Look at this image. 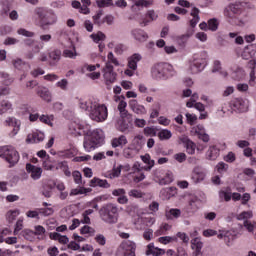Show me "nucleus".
Returning <instances> with one entry per match:
<instances>
[{
    "label": "nucleus",
    "mask_w": 256,
    "mask_h": 256,
    "mask_svg": "<svg viewBox=\"0 0 256 256\" xmlns=\"http://www.w3.org/2000/svg\"><path fill=\"white\" fill-rule=\"evenodd\" d=\"M72 135H79L84 137L83 147L87 153L95 151L105 143V134L103 130L96 129L91 131V125L85 123L72 122L70 125Z\"/></svg>",
    "instance_id": "obj_1"
},
{
    "label": "nucleus",
    "mask_w": 256,
    "mask_h": 256,
    "mask_svg": "<svg viewBox=\"0 0 256 256\" xmlns=\"http://www.w3.org/2000/svg\"><path fill=\"white\" fill-rule=\"evenodd\" d=\"M175 68H173V65L167 63V62H160L155 64L151 69V75L153 79L156 80H167L170 79V77H174L175 75Z\"/></svg>",
    "instance_id": "obj_2"
},
{
    "label": "nucleus",
    "mask_w": 256,
    "mask_h": 256,
    "mask_svg": "<svg viewBox=\"0 0 256 256\" xmlns=\"http://www.w3.org/2000/svg\"><path fill=\"white\" fill-rule=\"evenodd\" d=\"M100 219L108 225H115L119 221V208L115 204H106L99 210Z\"/></svg>",
    "instance_id": "obj_3"
},
{
    "label": "nucleus",
    "mask_w": 256,
    "mask_h": 256,
    "mask_svg": "<svg viewBox=\"0 0 256 256\" xmlns=\"http://www.w3.org/2000/svg\"><path fill=\"white\" fill-rule=\"evenodd\" d=\"M0 157L8 162L9 167H15L19 163V152L11 146L0 147Z\"/></svg>",
    "instance_id": "obj_4"
},
{
    "label": "nucleus",
    "mask_w": 256,
    "mask_h": 256,
    "mask_svg": "<svg viewBox=\"0 0 256 256\" xmlns=\"http://www.w3.org/2000/svg\"><path fill=\"white\" fill-rule=\"evenodd\" d=\"M207 67V52L202 51L198 54H195L193 61L190 63V71L193 75L201 73L203 69Z\"/></svg>",
    "instance_id": "obj_5"
},
{
    "label": "nucleus",
    "mask_w": 256,
    "mask_h": 256,
    "mask_svg": "<svg viewBox=\"0 0 256 256\" xmlns=\"http://www.w3.org/2000/svg\"><path fill=\"white\" fill-rule=\"evenodd\" d=\"M107 117H109L107 106L94 102V106L90 112V119L97 123H103V121H107Z\"/></svg>",
    "instance_id": "obj_6"
},
{
    "label": "nucleus",
    "mask_w": 256,
    "mask_h": 256,
    "mask_svg": "<svg viewBox=\"0 0 256 256\" xmlns=\"http://www.w3.org/2000/svg\"><path fill=\"white\" fill-rule=\"evenodd\" d=\"M154 177L159 185H169L173 183V173L171 171H164L163 169H156L154 171Z\"/></svg>",
    "instance_id": "obj_7"
},
{
    "label": "nucleus",
    "mask_w": 256,
    "mask_h": 256,
    "mask_svg": "<svg viewBox=\"0 0 256 256\" xmlns=\"http://www.w3.org/2000/svg\"><path fill=\"white\" fill-rule=\"evenodd\" d=\"M37 15L41 20L42 25H54V23H57V16L51 10L47 11L44 9H39L37 11Z\"/></svg>",
    "instance_id": "obj_8"
},
{
    "label": "nucleus",
    "mask_w": 256,
    "mask_h": 256,
    "mask_svg": "<svg viewBox=\"0 0 256 256\" xmlns=\"http://www.w3.org/2000/svg\"><path fill=\"white\" fill-rule=\"evenodd\" d=\"M103 77L106 85H112L117 81V73L114 71L113 65L110 63H106L103 68Z\"/></svg>",
    "instance_id": "obj_9"
},
{
    "label": "nucleus",
    "mask_w": 256,
    "mask_h": 256,
    "mask_svg": "<svg viewBox=\"0 0 256 256\" xmlns=\"http://www.w3.org/2000/svg\"><path fill=\"white\" fill-rule=\"evenodd\" d=\"M121 247L124 251V256H136L137 244L131 240H125L121 243Z\"/></svg>",
    "instance_id": "obj_10"
},
{
    "label": "nucleus",
    "mask_w": 256,
    "mask_h": 256,
    "mask_svg": "<svg viewBox=\"0 0 256 256\" xmlns=\"http://www.w3.org/2000/svg\"><path fill=\"white\" fill-rule=\"evenodd\" d=\"M131 35L135 41H138V43H145V41L149 39V34H147V32L141 28L131 30Z\"/></svg>",
    "instance_id": "obj_11"
},
{
    "label": "nucleus",
    "mask_w": 256,
    "mask_h": 256,
    "mask_svg": "<svg viewBox=\"0 0 256 256\" xmlns=\"http://www.w3.org/2000/svg\"><path fill=\"white\" fill-rule=\"evenodd\" d=\"M112 195L117 198V202L120 205H127L129 198H127V192L123 188H118L112 191Z\"/></svg>",
    "instance_id": "obj_12"
},
{
    "label": "nucleus",
    "mask_w": 256,
    "mask_h": 256,
    "mask_svg": "<svg viewBox=\"0 0 256 256\" xmlns=\"http://www.w3.org/2000/svg\"><path fill=\"white\" fill-rule=\"evenodd\" d=\"M201 205V200H199V198L197 197H192L190 198L188 205L186 206V212L193 214V213H197V211H199V206Z\"/></svg>",
    "instance_id": "obj_13"
},
{
    "label": "nucleus",
    "mask_w": 256,
    "mask_h": 256,
    "mask_svg": "<svg viewBox=\"0 0 256 256\" xmlns=\"http://www.w3.org/2000/svg\"><path fill=\"white\" fill-rule=\"evenodd\" d=\"M129 107L133 111V113H136V115H146L147 113V108L139 104L137 100H130Z\"/></svg>",
    "instance_id": "obj_14"
},
{
    "label": "nucleus",
    "mask_w": 256,
    "mask_h": 256,
    "mask_svg": "<svg viewBox=\"0 0 256 256\" xmlns=\"http://www.w3.org/2000/svg\"><path fill=\"white\" fill-rule=\"evenodd\" d=\"M26 171L28 173H31V177L34 179V181H37V179H41V175L43 173V170L41 168L29 163L26 164Z\"/></svg>",
    "instance_id": "obj_15"
},
{
    "label": "nucleus",
    "mask_w": 256,
    "mask_h": 256,
    "mask_svg": "<svg viewBox=\"0 0 256 256\" xmlns=\"http://www.w3.org/2000/svg\"><path fill=\"white\" fill-rule=\"evenodd\" d=\"M157 17H159V16L155 13V10H149L146 13L145 18L140 20L139 23H140L141 27H147V25H149V23H151V21L157 20Z\"/></svg>",
    "instance_id": "obj_16"
},
{
    "label": "nucleus",
    "mask_w": 256,
    "mask_h": 256,
    "mask_svg": "<svg viewBox=\"0 0 256 256\" xmlns=\"http://www.w3.org/2000/svg\"><path fill=\"white\" fill-rule=\"evenodd\" d=\"M45 139V134L43 132H33L32 134H28L26 138L27 143H41Z\"/></svg>",
    "instance_id": "obj_17"
},
{
    "label": "nucleus",
    "mask_w": 256,
    "mask_h": 256,
    "mask_svg": "<svg viewBox=\"0 0 256 256\" xmlns=\"http://www.w3.org/2000/svg\"><path fill=\"white\" fill-rule=\"evenodd\" d=\"M256 52V45L251 44L244 48L242 52V59L249 61V59H253Z\"/></svg>",
    "instance_id": "obj_18"
},
{
    "label": "nucleus",
    "mask_w": 256,
    "mask_h": 256,
    "mask_svg": "<svg viewBox=\"0 0 256 256\" xmlns=\"http://www.w3.org/2000/svg\"><path fill=\"white\" fill-rule=\"evenodd\" d=\"M181 141L185 144L186 152L188 153V155H195V150L197 149V145L195 144V142L191 141L187 137L181 138Z\"/></svg>",
    "instance_id": "obj_19"
},
{
    "label": "nucleus",
    "mask_w": 256,
    "mask_h": 256,
    "mask_svg": "<svg viewBox=\"0 0 256 256\" xmlns=\"http://www.w3.org/2000/svg\"><path fill=\"white\" fill-rule=\"evenodd\" d=\"M132 173H136V175L134 176V181L136 183H140V181H143V179H145V174L141 172V165L138 162L134 163L132 167Z\"/></svg>",
    "instance_id": "obj_20"
},
{
    "label": "nucleus",
    "mask_w": 256,
    "mask_h": 256,
    "mask_svg": "<svg viewBox=\"0 0 256 256\" xmlns=\"http://www.w3.org/2000/svg\"><path fill=\"white\" fill-rule=\"evenodd\" d=\"M90 187H102V189H109L111 187V184L107 180H103L101 178L94 177L90 181Z\"/></svg>",
    "instance_id": "obj_21"
},
{
    "label": "nucleus",
    "mask_w": 256,
    "mask_h": 256,
    "mask_svg": "<svg viewBox=\"0 0 256 256\" xmlns=\"http://www.w3.org/2000/svg\"><path fill=\"white\" fill-rule=\"evenodd\" d=\"M191 179L193 183H201L205 179V172L199 169V167H196L192 172Z\"/></svg>",
    "instance_id": "obj_22"
},
{
    "label": "nucleus",
    "mask_w": 256,
    "mask_h": 256,
    "mask_svg": "<svg viewBox=\"0 0 256 256\" xmlns=\"http://www.w3.org/2000/svg\"><path fill=\"white\" fill-rule=\"evenodd\" d=\"M50 66L56 67L57 63L61 61V50H54L49 53Z\"/></svg>",
    "instance_id": "obj_23"
},
{
    "label": "nucleus",
    "mask_w": 256,
    "mask_h": 256,
    "mask_svg": "<svg viewBox=\"0 0 256 256\" xmlns=\"http://www.w3.org/2000/svg\"><path fill=\"white\" fill-rule=\"evenodd\" d=\"M191 17H193L190 21H189V25L192 29H195V27H197V23H199L200 21V17H199V8L194 7L190 13Z\"/></svg>",
    "instance_id": "obj_24"
},
{
    "label": "nucleus",
    "mask_w": 256,
    "mask_h": 256,
    "mask_svg": "<svg viewBox=\"0 0 256 256\" xmlns=\"http://www.w3.org/2000/svg\"><path fill=\"white\" fill-rule=\"evenodd\" d=\"M146 255H153V256L165 255V250L161 248H156L153 243H150L147 246Z\"/></svg>",
    "instance_id": "obj_25"
},
{
    "label": "nucleus",
    "mask_w": 256,
    "mask_h": 256,
    "mask_svg": "<svg viewBox=\"0 0 256 256\" xmlns=\"http://www.w3.org/2000/svg\"><path fill=\"white\" fill-rule=\"evenodd\" d=\"M165 217L168 221H173V219H179L181 217V210L177 208H171L166 210Z\"/></svg>",
    "instance_id": "obj_26"
},
{
    "label": "nucleus",
    "mask_w": 256,
    "mask_h": 256,
    "mask_svg": "<svg viewBox=\"0 0 256 256\" xmlns=\"http://www.w3.org/2000/svg\"><path fill=\"white\" fill-rule=\"evenodd\" d=\"M141 54L135 53L128 58V68L132 70H137V63L141 61Z\"/></svg>",
    "instance_id": "obj_27"
},
{
    "label": "nucleus",
    "mask_w": 256,
    "mask_h": 256,
    "mask_svg": "<svg viewBox=\"0 0 256 256\" xmlns=\"http://www.w3.org/2000/svg\"><path fill=\"white\" fill-rule=\"evenodd\" d=\"M191 248L195 251V256L201 255V250L203 249V242L200 238H194L191 240Z\"/></svg>",
    "instance_id": "obj_28"
},
{
    "label": "nucleus",
    "mask_w": 256,
    "mask_h": 256,
    "mask_svg": "<svg viewBox=\"0 0 256 256\" xmlns=\"http://www.w3.org/2000/svg\"><path fill=\"white\" fill-rule=\"evenodd\" d=\"M127 136L121 135L117 138H113L111 141V145L114 149H117V147H124V145H127Z\"/></svg>",
    "instance_id": "obj_29"
},
{
    "label": "nucleus",
    "mask_w": 256,
    "mask_h": 256,
    "mask_svg": "<svg viewBox=\"0 0 256 256\" xmlns=\"http://www.w3.org/2000/svg\"><path fill=\"white\" fill-rule=\"evenodd\" d=\"M145 142H143V135H137L132 140L131 147L135 148L136 151L140 152L143 149Z\"/></svg>",
    "instance_id": "obj_30"
},
{
    "label": "nucleus",
    "mask_w": 256,
    "mask_h": 256,
    "mask_svg": "<svg viewBox=\"0 0 256 256\" xmlns=\"http://www.w3.org/2000/svg\"><path fill=\"white\" fill-rule=\"evenodd\" d=\"M220 150L216 146H210L207 153L206 157L210 161H216L217 157H219Z\"/></svg>",
    "instance_id": "obj_31"
},
{
    "label": "nucleus",
    "mask_w": 256,
    "mask_h": 256,
    "mask_svg": "<svg viewBox=\"0 0 256 256\" xmlns=\"http://www.w3.org/2000/svg\"><path fill=\"white\" fill-rule=\"evenodd\" d=\"M53 189H55V183H45L42 187V195L49 199L53 195Z\"/></svg>",
    "instance_id": "obj_32"
},
{
    "label": "nucleus",
    "mask_w": 256,
    "mask_h": 256,
    "mask_svg": "<svg viewBox=\"0 0 256 256\" xmlns=\"http://www.w3.org/2000/svg\"><path fill=\"white\" fill-rule=\"evenodd\" d=\"M37 95H39L41 99L47 101L48 103L51 101V92L45 87L38 88Z\"/></svg>",
    "instance_id": "obj_33"
},
{
    "label": "nucleus",
    "mask_w": 256,
    "mask_h": 256,
    "mask_svg": "<svg viewBox=\"0 0 256 256\" xmlns=\"http://www.w3.org/2000/svg\"><path fill=\"white\" fill-rule=\"evenodd\" d=\"M56 169H60V171L64 172V175H66V177H71V170H69V164L67 163V161L58 162L56 164Z\"/></svg>",
    "instance_id": "obj_34"
},
{
    "label": "nucleus",
    "mask_w": 256,
    "mask_h": 256,
    "mask_svg": "<svg viewBox=\"0 0 256 256\" xmlns=\"http://www.w3.org/2000/svg\"><path fill=\"white\" fill-rule=\"evenodd\" d=\"M120 176H121V166L120 165H118V166L114 165L112 170L108 171L107 175H106V177L108 179H117V177H120Z\"/></svg>",
    "instance_id": "obj_35"
},
{
    "label": "nucleus",
    "mask_w": 256,
    "mask_h": 256,
    "mask_svg": "<svg viewBox=\"0 0 256 256\" xmlns=\"http://www.w3.org/2000/svg\"><path fill=\"white\" fill-rule=\"evenodd\" d=\"M138 153H139V151L137 149L133 148V146L124 148V150H123V156L126 159H133V157H135Z\"/></svg>",
    "instance_id": "obj_36"
},
{
    "label": "nucleus",
    "mask_w": 256,
    "mask_h": 256,
    "mask_svg": "<svg viewBox=\"0 0 256 256\" xmlns=\"http://www.w3.org/2000/svg\"><path fill=\"white\" fill-rule=\"evenodd\" d=\"M95 106V102L91 100H81L80 101V109H83V111H91L93 110V107Z\"/></svg>",
    "instance_id": "obj_37"
},
{
    "label": "nucleus",
    "mask_w": 256,
    "mask_h": 256,
    "mask_svg": "<svg viewBox=\"0 0 256 256\" xmlns=\"http://www.w3.org/2000/svg\"><path fill=\"white\" fill-rule=\"evenodd\" d=\"M11 109H13V104H11L9 100H2L0 102V115L7 113V111H11Z\"/></svg>",
    "instance_id": "obj_38"
},
{
    "label": "nucleus",
    "mask_w": 256,
    "mask_h": 256,
    "mask_svg": "<svg viewBox=\"0 0 256 256\" xmlns=\"http://www.w3.org/2000/svg\"><path fill=\"white\" fill-rule=\"evenodd\" d=\"M218 239H224L225 244L230 246L231 243H233V241L235 240V236L232 235L230 232H226L225 235L219 234Z\"/></svg>",
    "instance_id": "obj_39"
},
{
    "label": "nucleus",
    "mask_w": 256,
    "mask_h": 256,
    "mask_svg": "<svg viewBox=\"0 0 256 256\" xmlns=\"http://www.w3.org/2000/svg\"><path fill=\"white\" fill-rule=\"evenodd\" d=\"M158 137L161 141H167L173 137V134L168 129H163L158 133Z\"/></svg>",
    "instance_id": "obj_40"
},
{
    "label": "nucleus",
    "mask_w": 256,
    "mask_h": 256,
    "mask_svg": "<svg viewBox=\"0 0 256 256\" xmlns=\"http://www.w3.org/2000/svg\"><path fill=\"white\" fill-rule=\"evenodd\" d=\"M13 66L15 67V69H18V71H23V69L29 67L28 63L23 62L21 59H15L12 61Z\"/></svg>",
    "instance_id": "obj_41"
},
{
    "label": "nucleus",
    "mask_w": 256,
    "mask_h": 256,
    "mask_svg": "<svg viewBox=\"0 0 256 256\" xmlns=\"http://www.w3.org/2000/svg\"><path fill=\"white\" fill-rule=\"evenodd\" d=\"M22 237H24V239H26V241H34L35 240V231L33 230H23L21 232Z\"/></svg>",
    "instance_id": "obj_42"
},
{
    "label": "nucleus",
    "mask_w": 256,
    "mask_h": 256,
    "mask_svg": "<svg viewBox=\"0 0 256 256\" xmlns=\"http://www.w3.org/2000/svg\"><path fill=\"white\" fill-rule=\"evenodd\" d=\"M77 155V150L74 148L65 150L64 152L61 153V157L64 159H73Z\"/></svg>",
    "instance_id": "obj_43"
},
{
    "label": "nucleus",
    "mask_w": 256,
    "mask_h": 256,
    "mask_svg": "<svg viewBox=\"0 0 256 256\" xmlns=\"http://www.w3.org/2000/svg\"><path fill=\"white\" fill-rule=\"evenodd\" d=\"M94 43H99V41H105L106 36L103 32L98 31L97 33H93L90 35Z\"/></svg>",
    "instance_id": "obj_44"
},
{
    "label": "nucleus",
    "mask_w": 256,
    "mask_h": 256,
    "mask_svg": "<svg viewBox=\"0 0 256 256\" xmlns=\"http://www.w3.org/2000/svg\"><path fill=\"white\" fill-rule=\"evenodd\" d=\"M85 193H89V190H87V188H74L70 192V197H75V195H85Z\"/></svg>",
    "instance_id": "obj_45"
},
{
    "label": "nucleus",
    "mask_w": 256,
    "mask_h": 256,
    "mask_svg": "<svg viewBox=\"0 0 256 256\" xmlns=\"http://www.w3.org/2000/svg\"><path fill=\"white\" fill-rule=\"evenodd\" d=\"M101 17H103V10H99L93 16L94 25H98V27H101V25H103L104 21L101 20Z\"/></svg>",
    "instance_id": "obj_46"
},
{
    "label": "nucleus",
    "mask_w": 256,
    "mask_h": 256,
    "mask_svg": "<svg viewBox=\"0 0 256 256\" xmlns=\"http://www.w3.org/2000/svg\"><path fill=\"white\" fill-rule=\"evenodd\" d=\"M235 4H232L229 6V8H226L224 11L225 17H228L229 19H233L235 17Z\"/></svg>",
    "instance_id": "obj_47"
},
{
    "label": "nucleus",
    "mask_w": 256,
    "mask_h": 256,
    "mask_svg": "<svg viewBox=\"0 0 256 256\" xmlns=\"http://www.w3.org/2000/svg\"><path fill=\"white\" fill-rule=\"evenodd\" d=\"M217 29H219V22H217V19L212 18L208 20V30L217 31Z\"/></svg>",
    "instance_id": "obj_48"
},
{
    "label": "nucleus",
    "mask_w": 256,
    "mask_h": 256,
    "mask_svg": "<svg viewBox=\"0 0 256 256\" xmlns=\"http://www.w3.org/2000/svg\"><path fill=\"white\" fill-rule=\"evenodd\" d=\"M96 5H98L100 9L105 7H112L113 0H96Z\"/></svg>",
    "instance_id": "obj_49"
},
{
    "label": "nucleus",
    "mask_w": 256,
    "mask_h": 256,
    "mask_svg": "<svg viewBox=\"0 0 256 256\" xmlns=\"http://www.w3.org/2000/svg\"><path fill=\"white\" fill-rule=\"evenodd\" d=\"M127 102L121 100L118 104V111L121 114V117H125L127 115Z\"/></svg>",
    "instance_id": "obj_50"
},
{
    "label": "nucleus",
    "mask_w": 256,
    "mask_h": 256,
    "mask_svg": "<svg viewBox=\"0 0 256 256\" xmlns=\"http://www.w3.org/2000/svg\"><path fill=\"white\" fill-rule=\"evenodd\" d=\"M129 197H133L134 199H142L143 195V192H141L140 190H137V189H132L129 191L128 193Z\"/></svg>",
    "instance_id": "obj_51"
},
{
    "label": "nucleus",
    "mask_w": 256,
    "mask_h": 256,
    "mask_svg": "<svg viewBox=\"0 0 256 256\" xmlns=\"http://www.w3.org/2000/svg\"><path fill=\"white\" fill-rule=\"evenodd\" d=\"M17 33L18 35H22V37H35V32H31L24 28H19Z\"/></svg>",
    "instance_id": "obj_52"
},
{
    "label": "nucleus",
    "mask_w": 256,
    "mask_h": 256,
    "mask_svg": "<svg viewBox=\"0 0 256 256\" xmlns=\"http://www.w3.org/2000/svg\"><path fill=\"white\" fill-rule=\"evenodd\" d=\"M56 87H58L62 91H67L69 87V81H67V79H62L56 83Z\"/></svg>",
    "instance_id": "obj_53"
},
{
    "label": "nucleus",
    "mask_w": 256,
    "mask_h": 256,
    "mask_svg": "<svg viewBox=\"0 0 256 256\" xmlns=\"http://www.w3.org/2000/svg\"><path fill=\"white\" fill-rule=\"evenodd\" d=\"M144 135L146 137H157V130L153 127L144 128Z\"/></svg>",
    "instance_id": "obj_54"
},
{
    "label": "nucleus",
    "mask_w": 256,
    "mask_h": 256,
    "mask_svg": "<svg viewBox=\"0 0 256 256\" xmlns=\"http://www.w3.org/2000/svg\"><path fill=\"white\" fill-rule=\"evenodd\" d=\"M39 121L41 123H45V125H50L53 127V123L51 122L53 121V116L42 115L40 116Z\"/></svg>",
    "instance_id": "obj_55"
},
{
    "label": "nucleus",
    "mask_w": 256,
    "mask_h": 256,
    "mask_svg": "<svg viewBox=\"0 0 256 256\" xmlns=\"http://www.w3.org/2000/svg\"><path fill=\"white\" fill-rule=\"evenodd\" d=\"M174 159L175 161H177L178 163H185V161H187V154L180 152L177 154H174Z\"/></svg>",
    "instance_id": "obj_56"
},
{
    "label": "nucleus",
    "mask_w": 256,
    "mask_h": 256,
    "mask_svg": "<svg viewBox=\"0 0 256 256\" xmlns=\"http://www.w3.org/2000/svg\"><path fill=\"white\" fill-rule=\"evenodd\" d=\"M159 243H162V245H167L168 243H171V241H177V237H170V236H163L158 239Z\"/></svg>",
    "instance_id": "obj_57"
},
{
    "label": "nucleus",
    "mask_w": 256,
    "mask_h": 256,
    "mask_svg": "<svg viewBox=\"0 0 256 256\" xmlns=\"http://www.w3.org/2000/svg\"><path fill=\"white\" fill-rule=\"evenodd\" d=\"M135 5L136 7H150V5H153V0H138Z\"/></svg>",
    "instance_id": "obj_58"
},
{
    "label": "nucleus",
    "mask_w": 256,
    "mask_h": 256,
    "mask_svg": "<svg viewBox=\"0 0 256 256\" xmlns=\"http://www.w3.org/2000/svg\"><path fill=\"white\" fill-rule=\"evenodd\" d=\"M108 62L111 65V63L113 65H115L116 67H119V60H117V58H115V55H113V52H109L108 56H107Z\"/></svg>",
    "instance_id": "obj_59"
},
{
    "label": "nucleus",
    "mask_w": 256,
    "mask_h": 256,
    "mask_svg": "<svg viewBox=\"0 0 256 256\" xmlns=\"http://www.w3.org/2000/svg\"><path fill=\"white\" fill-rule=\"evenodd\" d=\"M39 213L40 215H43L44 217H49V215H53V213H55V211L53 210V208H40L39 209Z\"/></svg>",
    "instance_id": "obj_60"
},
{
    "label": "nucleus",
    "mask_w": 256,
    "mask_h": 256,
    "mask_svg": "<svg viewBox=\"0 0 256 256\" xmlns=\"http://www.w3.org/2000/svg\"><path fill=\"white\" fill-rule=\"evenodd\" d=\"M251 217H253V212L251 211H244L238 215L239 221H243V219H246L247 221V219H251Z\"/></svg>",
    "instance_id": "obj_61"
},
{
    "label": "nucleus",
    "mask_w": 256,
    "mask_h": 256,
    "mask_svg": "<svg viewBox=\"0 0 256 256\" xmlns=\"http://www.w3.org/2000/svg\"><path fill=\"white\" fill-rule=\"evenodd\" d=\"M72 177L74 179V182L77 184V185H81L82 183V180H83V177L81 176V172L79 171H74L72 173Z\"/></svg>",
    "instance_id": "obj_62"
},
{
    "label": "nucleus",
    "mask_w": 256,
    "mask_h": 256,
    "mask_svg": "<svg viewBox=\"0 0 256 256\" xmlns=\"http://www.w3.org/2000/svg\"><path fill=\"white\" fill-rule=\"evenodd\" d=\"M94 239L96 243H98V245H101L102 247L105 246V244L107 243V239L103 234L96 235Z\"/></svg>",
    "instance_id": "obj_63"
},
{
    "label": "nucleus",
    "mask_w": 256,
    "mask_h": 256,
    "mask_svg": "<svg viewBox=\"0 0 256 256\" xmlns=\"http://www.w3.org/2000/svg\"><path fill=\"white\" fill-rule=\"evenodd\" d=\"M143 239L145 241H151L153 239V229H146L143 233Z\"/></svg>",
    "instance_id": "obj_64"
}]
</instances>
